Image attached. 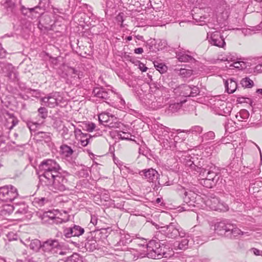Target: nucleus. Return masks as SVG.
Wrapping results in <instances>:
<instances>
[{
    "instance_id": "obj_1",
    "label": "nucleus",
    "mask_w": 262,
    "mask_h": 262,
    "mask_svg": "<svg viewBox=\"0 0 262 262\" xmlns=\"http://www.w3.org/2000/svg\"><path fill=\"white\" fill-rule=\"evenodd\" d=\"M63 171L59 164L54 160L48 159L43 160L38 165L37 173L40 182L43 184L50 179L54 178Z\"/></svg>"
},
{
    "instance_id": "obj_2",
    "label": "nucleus",
    "mask_w": 262,
    "mask_h": 262,
    "mask_svg": "<svg viewBox=\"0 0 262 262\" xmlns=\"http://www.w3.org/2000/svg\"><path fill=\"white\" fill-rule=\"evenodd\" d=\"M142 245L146 246V255L148 258L158 259L167 257L165 247L158 239H151L147 244L145 242Z\"/></svg>"
},
{
    "instance_id": "obj_3",
    "label": "nucleus",
    "mask_w": 262,
    "mask_h": 262,
    "mask_svg": "<svg viewBox=\"0 0 262 262\" xmlns=\"http://www.w3.org/2000/svg\"><path fill=\"white\" fill-rule=\"evenodd\" d=\"M62 172L61 171L59 174H56L54 178L50 179L43 184L55 192L69 190V182L67 178V176L69 175V173Z\"/></svg>"
},
{
    "instance_id": "obj_4",
    "label": "nucleus",
    "mask_w": 262,
    "mask_h": 262,
    "mask_svg": "<svg viewBox=\"0 0 262 262\" xmlns=\"http://www.w3.org/2000/svg\"><path fill=\"white\" fill-rule=\"evenodd\" d=\"M176 191L178 195L182 198L184 203L186 205L183 207L184 210H191L195 207V203L196 201L197 197H200L196 193L191 190H188L185 187L178 185L177 186Z\"/></svg>"
},
{
    "instance_id": "obj_5",
    "label": "nucleus",
    "mask_w": 262,
    "mask_h": 262,
    "mask_svg": "<svg viewBox=\"0 0 262 262\" xmlns=\"http://www.w3.org/2000/svg\"><path fill=\"white\" fill-rule=\"evenodd\" d=\"M42 251L45 255L48 256H57L58 255H64L66 254L58 240L51 238L42 243Z\"/></svg>"
},
{
    "instance_id": "obj_6",
    "label": "nucleus",
    "mask_w": 262,
    "mask_h": 262,
    "mask_svg": "<svg viewBox=\"0 0 262 262\" xmlns=\"http://www.w3.org/2000/svg\"><path fill=\"white\" fill-rule=\"evenodd\" d=\"M160 232L168 238H176L178 237L183 238L185 232L176 222H171L165 226L161 227Z\"/></svg>"
},
{
    "instance_id": "obj_7",
    "label": "nucleus",
    "mask_w": 262,
    "mask_h": 262,
    "mask_svg": "<svg viewBox=\"0 0 262 262\" xmlns=\"http://www.w3.org/2000/svg\"><path fill=\"white\" fill-rule=\"evenodd\" d=\"M17 189L12 185L0 188V200L4 202H12L18 196Z\"/></svg>"
},
{
    "instance_id": "obj_8",
    "label": "nucleus",
    "mask_w": 262,
    "mask_h": 262,
    "mask_svg": "<svg viewBox=\"0 0 262 262\" xmlns=\"http://www.w3.org/2000/svg\"><path fill=\"white\" fill-rule=\"evenodd\" d=\"M84 229L79 225H74L70 227L66 228L63 231V235L66 238L74 237V241L79 240L81 236L84 234Z\"/></svg>"
},
{
    "instance_id": "obj_9",
    "label": "nucleus",
    "mask_w": 262,
    "mask_h": 262,
    "mask_svg": "<svg viewBox=\"0 0 262 262\" xmlns=\"http://www.w3.org/2000/svg\"><path fill=\"white\" fill-rule=\"evenodd\" d=\"M204 167L202 166L201 169L199 171L198 173L203 177L206 176V179H210V181H213L214 183H216L219 180V177L217 174V172L214 171L216 170L215 166L212 163L209 165H203Z\"/></svg>"
},
{
    "instance_id": "obj_10",
    "label": "nucleus",
    "mask_w": 262,
    "mask_h": 262,
    "mask_svg": "<svg viewBox=\"0 0 262 262\" xmlns=\"http://www.w3.org/2000/svg\"><path fill=\"white\" fill-rule=\"evenodd\" d=\"M207 38L209 42L212 46L219 48H224L226 46L224 36L219 31L207 33Z\"/></svg>"
},
{
    "instance_id": "obj_11",
    "label": "nucleus",
    "mask_w": 262,
    "mask_h": 262,
    "mask_svg": "<svg viewBox=\"0 0 262 262\" xmlns=\"http://www.w3.org/2000/svg\"><path fill=\"white\" fill-rule=\"evenodd\" d=\"M214 101L213 109L217 114L225 116L230 114L232 110L230 103L220 99H215Z\"/></svg>"
},
{
    "instance_id": "obj_12",
    "label": "nucleus",
    "mask_w": 262,
    "mask_h": 262,
    "mask_svg": "<svg viewBox=\"0 0 262 262\" xmlns=\"http://www.w3.org/2000/svg\"><path fill=\"white\" fill-rule=\"evenodd\" d=\"M139 174L143 179L152 183H156L160 176L158 172L152 168L140 170Z\"/></svg>"
},
{
    "instance_id": "obj_13",
    "label": "nucleus",
    "mask_w": 262,
    "mask_h": 262,
    "mask_svg": "<svg viewBox=\"0 0 262 262\" xmlns=\"http://www.w3.org/2000/svg\"><path fill=\"white\" fill-rule=\"evenodd\" d=\"M70 241L75 246L80 245L84 246L89 251H93L98 248V244L96 240L93 239L92 237L90 238L89 236H87L85 241Z\"/></svg>"
},
{
    "instance_id": "obj_14",
    "label": "nucleus",
    "mask_w": 262,
    "mask_h": 262,
    "mask_svg": "<svg viewBox=\"0 0 262 262\" xmlns=\"http://www.w3.org/2000/svg\"><path fill=\"white\" fill-rule=\"evenodd\" d=\"M7 209H6L9 213L15 211V213L18 215H23L28 212V207L23 201L14 203L13 205L7 206Z\"/></svg>"
},
{
    "instance_id": "obj_15",
    "label": "nucleus",
    "mask_w": 262,
    "mask_h": 262,
    "mask_svg": "<svg viewBox=\"0 0 262 262\" xmlns=\"http://www.w3.org/2000/svg\"><path fill=\"white\" fill-rule=\"evenodd\" d=\"M154 134L155 138L159 142L161 141L163 138L165 137L170 129L164 126L161 124H156L154 125Z\"/></svg>"
},
{
    "instance_id": "obj_16",
    "label": "nucleus",
    "mask_w": 262,
    "mask_h": 262,
    "mask_svg": "<svg viewBox=\"0 0 262 262\" xmlns=\"http://www.w3.org/2000/svg\"><path fill=\"white\" fill-rule=\"evenodd\" d=\"M94 96L106 102L112 94V92L103 88H95L93 91Z\"/></svg>"
},
{
    "instance_id": "obj_17",
    "label": "nucleus",
    "mask_w": 262,
    "mask_h": 262,
    "mask_svg": "<svg viewBox=\"0 0 262 262\" xmlns=\"http://www.w3.org/2000/svg\"><path fill=\"white\" fill-rule=\"evenodd\" d=\"M246 233L247 232L242 231L235 224L230 223L228 228V231L227 233H226L225 236L231 239L236 238L238 236L243 235Z\"/></svg>"
},
{
    "instance_id": "obj_18",
    "label": "nucleus",
    "mask_w": 262,
    "mask_h": 262,
    "mask_svg": "<svg viewBox=\"0 0 262 262\" xmlns=\"http://www.w3.org/2000/svg\"><path fill=\"white\" fill-rule=\"evenodd\" d=\"M230 223V221L227 220L217 222L214 225V230L219 235L224 234L226 235V233L228 231Z\"/></svg>"
},
{
    "instance_id": "obj_19",
    "label": "nucleus",
    "mask_w": 262,
    "mask_h": 262,
    "mask_svg": "<svg viewBox=\"0 0 262 262\" xmlns=\"http://www.w3.org/2000/svg\"><path fill=\"white\" fill-rule=\"evenodd\" d=\"M24 244L35 252H38L40 249L42 250V243L38 239L31 240L30 238H27L25 240Z\"/></svg>"
},
{
    "instance_id": "obj_20",
    "label": "nucleus",
    "mask_w": 262,
    "mask_h": 262,
    "mask_svg": "<svg viewBox=\"0 0 262 262\" xmlns=\"http://www.w3.org/2000/svg\"><path fill=\"white\" fill-rule=\"evenodd\" d=\"M186 102V100L181 101L179 102L170 103L165 110V113L167 115L170 116L173 113L177 112L182 107V104Z\"/></svg>"
},
{
    "instance_id": "obj_21",
    "label": "nucleus",
    "mask_w": 262,
    "mask_h": 262,
    "mask_svg": "<svg viewBox=\"0 0 262 262\" xmlns=\"http://www.w3.org/2000/svg\"><path fill=\"white\" fill-rule=\"evenodd\" d=\"M173 135H174V133L170 132L169 130L165 137L163 138V139L160 142L161 145L166 149L172 148L173 146V141H172Z\"/></svg>"
},
{
    "instance_id": "obj_22",
    "label": "nucleus",
    "mask_w": 262,
    "mask_h": 262,
    "mask_svg": "<svg viewBox=\"0 0 262 262\" xmlns=\"http://www.w3.org/2000/svg\"><path fill=\"white\" fill-rule=\"evenodd\" d=\"M181 241H176L173 244L175 250H185L188 248L190 239L189 237H184Z\"/></svg>"
},
{
    "instance_id": "obj_23",
    "label": "nucleus",
    "mask_w": 262,
    "mask_h": 262,
    "mask_svg": "<svg viewBox=\"0 0 262 262\" xmlns=\"http://www.w3.org/2000/svg\"><path fill=\"white\" fill-rule=\"evenodd\" d=\"M244 59L238 58V60L234 61L233 63L229 65V68L232 69L233 68L237 69L239 70H242L246 69L249 66V63L244 61Z\"/></svg>"
},
{
    "instance_id": "obj_24",
    "label": "nucleus",
    "mask_w": 262,
    "mask_h": 262,
    "mask_svg": "<svg viewBox=\"0 0 262 262\" xmlns=\"http://www.w3.org/2000/svg\"><path fill=\"white\" fill-rule=\"evenodd\" d=\"M41 100L47 106L50 107H54L57 105V98L52 94L42 98Z\"/></svg>"
},
{
    "instance_id": "obj_25",
    "label": "nucleus",
    "mask_w": 262,
    "mask_h": 262,
    "mask_svg": "<svg viewBox=\"0 0 262 262\" xmlns=\"http://www.w3.org/2000/svg\"><path fill=\"white\" fill-rule=\"evenodd\" d=\"M226 91L229 94L233 93L237 89V83L232 79H229L225 83Z\"/></svg>"
},
{
    "instance_id": "obj_26",
    "label": "nucleus",
    "mask_w": 262,
    "mask_h": 262,
    "mask_svg": "<svg viewBox=\"0 0 262 262\" xmlns=\"http://www.w3.org/2000/svg\"><path fill=\"white\" fill-rule=\"evenodd\" d=\"M122 125V123L119 121V119L113 115H111L109 121L106 124H104L105 126L109 128H120Z\"/></svg>"
},
{
    "instance_id": "obj_27",
    "label": "nucleus",
    "mask_w": 262,
    "mask_h": 262,
    "mask_svg": "<svg viewBox=\"0 0 262 262\" xmlns=\"http://www.w3.org/2000/svg\"><path fill=\"white\" fill-rule=\"evenodd\" d=\"M34 136L37 141H45V142H49L51 140L50 133L37 132L35 133Z\"/></svg>"
},
{
    "instance_id": "obj_28",
    "label": "nucleus",
    "mask_w": 262,
    "mask_h": 262,
    "mask_svg": "<svg viewBox=\"0 0 262 262\" xmlns=\"http://www.w3.org/2000/svg\"><path fill=\"white\" fill-rule=\"evenodd\" d=\"M175 90L177 91L176 93H180V96L185 97H190V85L183 84L180 85L177 89H176Z\"/></svg>"
},
{
    "instance_id": "obj_29",
    "label": "nucleus",
    "mask_w": 262,
    "mask_h": 262,
    "mask_svg": "<svg viewBox=\"0 0 262 262\" xmlns=\"http://www.w3.org/2000/svg\"><path fill=\"white\" fill-rule=\"evenodd\" d=\"M94 137V135L92 136L91 134L88 133H84L83 136H81V138H78L77 139L80 141V144L82 146L85 147L92 141Z\"/></svg>"
},
{
    "instance_id": "obj_30",
    "label": "nucleus",
    "mask_w": 262,
    "mask_h": 262,
    "mask_svg": "<svg viewBox=\"0 0 262 262\" xmlns=\"http://www.w3.org/2000/svg\"><path fill=\"white\" fill-rule=\"evenodd\" d=\"M203 130V127L199 125H194L192 126L189 129L184 130L183 131H180L178 132V134L180 133H186V134H191L195 136H198V135L201 134Z\"/></svg>"
},
{
    "instance_id": "obj_31",
    "label": "nucleus",
    "mask_w": 262,
    "mask_h": 262,
    "mask_svg": "<svg viewBox=\"0 0 262 262\" xmlns=\"http://www.w3.org/2000/svg\"><path fill=\"white\" fill-rule=\"evenodd\" d=\"M52 22L51 17L48 15H45L42 18V20L39 21L38 26L39 27H44L45 29H49L51 25V23Z\"/></svg>"
},
{
    "instance_id": "obj_32",
    "label": "nucleus",
    "mask_w": 262,
    "mask_h": 262,
    "mask_svg": "<svg viewBox=\"0 0 262 262\" xmlns=\"http://www.w3.org/2000/svg\"><path fill=\"white\" fill-rule=\"evenodd\" d=\"M68 72L69 74H71L72 77L75 80H77V79L79 80L83 77V72L77 70L74 68H68Z\"/></svg>"
},
{
    "instance_id": "obj_33",
    "label": "nucleus",
    "mask_w": 262,
    "mask_h": 262,
    "mask_svg": "<svg viewBox=\"0 0 262 262\" xmlns=\"http://www.w3.org/2000/svg\"><path fill=\"white\" fill-rule=\"evenodd\" d=\"M49 201L48 199L41 197V198H35L32 201L33 206L36 207H41L46 204L49 203Z\"/></svg>"
},
{
    "instance_id": "obj_34",
    "label": "nucleus",
    "mask_w": 262,
    "mask_h": 262,
    "mask_svg": "<svg viewBox=\"0 0 262 262\" xmlns=\"http://www.w3.org/2000/svg\"><path fill=\"white\" fill-rule=\"evenodd\" d=\"M132 241V239L129 235H123L121 236L119 241L117 243L115 246L117 247L126 246L127 244L130 243Z\"/></svg>"
},
{
    "instance_id": "obj_35",
    "label": "nucleus",
    "mask_w": 262,
    "mask_h": 262,
    "mask_svg": "<svg viewBox=\"0 0 262 262\" xmlns=\"http://www.w3.org/2000/svg\"><path fill=\"white\" fill-rule=\"evenodd\" d=\"M157 182L158 184L160 186H170L173 184V181H169L168 177L166 175H162Z\"/></svg>"
},
{
    "instance_id": "obj_36",
    "label": "nucleus",
    "mask_w": 262,
    "mask_h": 262,
    "mask_svg": "<svg viewBox=\"0 0 262 262\" xmlns=\"http://www.w3.org/2000/svg\"><path fill=\"white\" fill-rule=\"evenodd\" d=\"M249 113L245 109L241 110L235 115V117L239 121H244L249 118Z\"/></svg>"
},
{
    "instance_id": "obj_37",
    "label": "nucleus",
    "mask_w": 262,
    "mask_h": 262,
    "mask_svg": "<svg viewBox=\"0 0 262 262\" xmlns=\"http://www.w3.org/2000/svg\"><path fill=\"white\" fill-rule=\"evenodd\" d=\"M219 201L220 200L216 196H211L210 199H208L206 201V204L207 206H209L211 209L216 210L215 207H216V206H217Z\"/></svg>"
},
{
    "instance_id": "obj_38",
    "label": "nucleus",
    "mask_w": 262,
    "mask_h": 262,
    "mask_svg": "<svg viewBox=\"0 0 262 262\" xmlns=\"http://www.w3.org/2000/svg\"><path fill=\"white\" fill-rule=\"evenodd\" d=\"M111 114L108 112H102L98 116V121L101 124H105L109 121Z\"/></svg>"
},
{
    "instance_id": "obj_39",
    "label": "nucleus",
    "mask_w": 262,
    "mask_h": 262,
    "mask_svg": "<svg viewBox=\"0 0 262 262\" xmlns=\"http://www.w3.org/2000/svg\"><path fill=\"white\" fill-rule=\"evenodd\" d=\"M215 137V134L214 132L212 131L208 132L203 134L201 137V142L202 143H207L210 141L214 139Z\"/></svg>"
},
{
    "instance_id": "obj_40",
    "label": "nucleus",
    "mask_w": 262,
    "mask_h": 262,
    "mask_svg": "<svg viewBox=\"0 0 262 262\" xmlns=\"http://www.w3.org/2000/svg\"><path fill=\"white\" fill-rule=\"evenodd\" d=\"M60 150L62 154L67 157H70L74 152V150L71 147L66 144L61 145Z\"/></svg>"
},
{
    "instance_id": "obj_41",
    "label": "nucleus",
    "mask_w": 262,
    "mask_h": 262,
    "mask_svg": "<svg viewBox=\"0 0 262 262\" xmlns=\"http://www.w3.org/2000/svg\"><path fill=\"white\" fill-rule=\"evenodd\" d=\"M177 57L180 62H189L193 59V57L182 52L176 53Z\"/></svg>"
},
{
    "instance_id": "obj_42",
    "label": "nucleus",
    "mask_w": 262,
    "mask_h": 262,
    "mask_svg": "<svg viewBox=\"0 0 262 262\" xmlns=\"http://www.w3.org/2000/svg\"><path fill=\"white\" fill-rule=\"evenodd\" d=\"M118 139L122 140L130 141L133 140L132 136L129 133L124 132L122 131H119L117 135Z\"/></svg>"
},
{
    "instance_id": "obj_43",
    "label": "nucleus",
    "mask_w": 262,
    "mask_h": 262,
    "mask_svg": "<svg viewBox=\"0 0 262 262\" xmlns=\"http://www.w3.org/2000/svg\"><path fill=\"white\" fill-rule=\"evenodd\" d=\"M154 63L156 69L161 74H163L167 71V67L163 63H159L157 61H155Z\"/></svg>"
},
{
    "instance_id": "obj_44",
    "label": "nucleus",
    "mask_w": 262,
    "mask_h": 262,
    "mask_svg": "<svg viewBox=\"0 0 262 262\" xmlns=\"http://www.w3.org/2000/svg\"><path fill=\"white\" fill-rule=\"evenodd\" d=\"M185 165L186 166L190 168V169L194 170L198 173L199 172V171H200V169H201L202 168V166L200 167L194 164V162L191 160L190 159L186 161Z\"/></svg>"
},
{
    "instance_id": "obj_45",
    "label": "nucleus",
    "mask_w": 262,
    "mask_h": 262,
    "mask_svg": "<svg viewBox=\"0 0 262 262\" xmlns=\"http://www.w3.org/2000/svg\"><path fill=\"white\" fill-rule=\"evenodd\" d=\"M200 183L203 186L210 188L215 185V183H214L213 181H210L209 179L203 178L200 180Z\"/></svg>"
},
{
    "instance_id": "obj_46",
    "label": "nucleus",
    "mask_w": 262,
    "mask_h": 262,
    "mask_svg": "<svg viewBox=\"0 0 262 262\" xmlns=\"http://www.w3.org/2000/svg\"><path fill=\"white\" fill-rule=\"evenodd\" d=\"M241 84L244 88H251L253 86L254 82L249 77H245L241 80Z\"/></svg>"
},
{
    "instance_id": "obj_47",
    "label": "nucleus",
    "mask_w": 262,
    "mask_h": 262,
    "mask_svg": "<svg viewBox=\"0 0 262 262\" xmlns=\"http://www.w3.org/2000/svg\"><path fill=\"white\" fill-rule=\"evenodd\" d=\"M66 262H82V260L78 254L74 253L66 259Z\"/></svg>"
},
{
    "instance_id": "obj_48",
    "label": "nucleus",
    "mask_w": 262,
    "mask_h": 262,
    "mask_svg": "<svg viewBox=\"0 0 262 262\" xmlns=\"http://www.w3.org/2000/svg\"><path fill=\"white\" fill-rule=\"evenodd\" d=\"M5 76L8 77L10 81L17 82L18 81V73L15 69L11 73H8V75H5Z\"/></svg>"
},
{
    "instance_id": "obj_49",
    "label": "nucleus",
    "mask_w": 262,
    "mask_h": 262,
    "mask_svg": "<svg viewBox=\"0 0 262 262\" xmlns=\"http://www.w3.org/2000/svg\"><path fill=\"white\" fill-rule=\"evenodd\" d=\"M15 70L14 67L11 63H5L2 68V71L5 75H8V73H11L12 71Z\"/></svg>"
},
{
    "instance_id": "obj_50",
    "label": "nucleus",
    "mask_w": 262,
    "mask_h": 262,
    "mask_svg": "<svg viewBox=\"0 0 262 262\" xmlns=\"http://www.w3.org/2000/svg\"><path fill=\"white\" fill-rule=\"evenodd\" d=\"M215 207L216 210H220L221 211H226L228 210V206L224 202H221L220 200L217 206Z\"/></svg>"
},
{
    "instance_id": "obj_51",
    "label": "nucleus",
    "mask_w": 262,
    "mask_h": 262,
    "mask_svg": "<svg viewBox=\"0 0 262 262\" xmlns=\"http://www.w3.org/2000/svg\"><path fill=\"white\" fill-rule=\"evenodd\" d=\"M39 125L38 123H33V122H29L27 123V126L28 128L30 129L31 135L34 136V134L35 133H37L36 132V127L37 126Z\"/></svg>"
},
{
    "instance_id": "obj_52",
    "label": "nucleus",
    "mask_w": 262,
    "mask_h": 262,
    "mask_svg": "<svg viewBox=\"0 0 262 262\" xmlns=\"http://www.w3.org/2000/svg\"><path fill=\"white\" fill-rule=\"evenodd\" d=\"M83 125H84L83 129L89 132H93L96 128L95 124L93 122L83 123Z\"/></svg>"
},
{
    "instance_id": "obj_53",
    "label": "nucleus",
    "mask_w": 262,
    "mask_h": 262,
    "mask_svg": "<svg viewBox=\"0 0 262 262\" xmlns=\"http://www.w3.org/2000/svg\"><path fill=\"white\" fill-rule=\"evenodd\" d=\"M192 74L191 70H187L185 69H181L179 70V75H181L183 77H189Z\"/></svg>"
},
{
    "instance_id": "obj_54",
    "label": "nucleus",
    "mask_w": 262,
    "mask_h": 262,
    "mask_svg": "<svg viewBox=\"0 0 262 262\" xmlns=\"http://www.w3.org/2000/svg\"><path fill=\"white\" fill-rule=\"evenodd\" d=\"M38 115L43 119L47 118L48 116L47 110L44 107H40L38 109Z\"/></svg>"
},
{
    "instance_id": "obj_55",
    "label": "nucleus",
    "mask_w": 262,
    "mask_h": 262,
    "mask_svg": "<svg viewBox=\"0 0 262 262\" xmlns=\"http://www.w3.org/2000/svg\"><path fill=\"white\" fill-rule=\"evenodd\" d=\"M56 215V214L54 212L48 211L43 214V219L48 218L49 220H47L46 221L50 222V221H51L52 222Z\"/></svg>"
},
{
    "instance_id": "obj_56",
    "label": "nucleus",
    "mask_w": 262,
    "mask_h": 262,
    "mask_svg": "<svg viewBox=\"0 0 262 262\" xmlns=\"http://www.w3.org/2000/svg\"><path fill=\"white\" fill-rule=\"evenodd\" d=\"M191 93L190 97H195L199 94L200 91L199 88L197 86L191 85H190Z\"/></svg>"
},
{
    "instance_id": "obj_57",
    "label": "nucleus",
    "mask_w": 262,
    "mask_h": 262,
    "mask_svg": "<svg viewBox=\"0 0 262 262\" xmlns=\"http://www.w3.org/2000/svg\"><path fill=\"white\" fill-rule=\"evenodd\" d=\"M89 172L88 168H82L77 172V174L80 177L86 178L89 175Z\"/></svg>"
},
{
    "instance_id": "obj_58",
    "label": "nucleus",
    "mask_w": 262,
    "mask_h": 262,
    "mask_svg": "<svg viewBox=\"0 0 262 262\" xmlns=\"http://www.w3.org/2000/svg\"><path fill=\"white\" fill-rule=\"evenodd\" d=\"M172 141H173V146L172 148L176 147V143L178 142H182L184 139H181L179 135H177L174 133V135H173Z\"/></svg>"
},
{
    "instance_id": "obj_59",
    "label": "nucleus",
    "mask_w": 262,
    "mask_h": 262,
    "mask_svg": "<svg viewBox=\"0 0 262 262\" xmlns=\"http://www.w3.org/2000/svg\"><path fill=\"white\" fill-rule=\"evenodd\" d=\"M68 221V219H63L61 218H60L59 217H57L55 216L53 220L51 222L52 223H55L56 224H61L63 222H66Z\"/></svg>"
},
{
    "instance_id": "obj_60",
    "label": "nucleus",
    "mask_w": 262,
    "mask_h": 262,
    "mask_svg": "<svg viewBox=\"0 0 262 262\" xmlns=\"http://www.w3.org/2000/svg\"><path fill=\"white\" fill-rule=\"evenodd\" d=\"M238 60V58L235 57L234 55H232L231 54H230L229 55H227V57L225 59H222V60L224 61H228V62H232V63L235 61Z\"/></svg>"
},
{
    "instance_id": "obj_61",
    "label": "nucleus",
    "mask_w": 262,
    "mask_h": 262,
    "mask_svg": "<svg viewBox=\"0 0 262 262\" xmlns=\"http://www.w3.org/2000/svg\"><path fill=\"white\" fill-rule=\"evenodd\" d=\"M74 134L76 139L78 138H81V136H83V133L82 132L81 130L78 128H75Z\"/></svg>"
},
{
    "instance_id": "obj_62",
    "label": "nucleus",
    "mask_w": 262,
    "mask_h": 262,
    "mask_svg": "<svg viewBox=\"0 0 262 262\" xmlns=\"http://www.w3.org/2000/svg\"><path fill=\"white\" fill-rule=\"evenodd\" d=\"M11 119V123H12V125L9 127V128L10 129H11L13 128V127L15 126L16 124H17L18 123V120L17 119V118L14 117L13 116H12V117H11L10 118Z\"/></svg>"
},
{
    "instance_id": "obj_63",
    "label": "nucleus",
    "mask_w": 262,
    "mask_h": 262,
    "mask_svg": "<svg viewBox=\"0 0 262 262\" xmlns=\"http://www.w3.org/2000/svg\"><path fill=\"white\" fill-rule=\"evenodd\" d=\"M20 11L23 15H28V13H29V8H26L24 6H21Z\"/></svg>"
},
{
    "instance_id": "obj_64",
    "label": "nucleus",
    "mask_w": 262,
    "mask_h": 262,
    "mask_svg": "<svg viewBox=\"0 0 262 262\" xmlns=\"http://www.w3.org/2000/svg\"><path fill=\"white\" fill-rule=\"evenodd\" d=\"M139 69L142 71V72H145L147 70V68L145 66V65L141 62H140L139 64Z\"/></svg>"
}]
</instances>
